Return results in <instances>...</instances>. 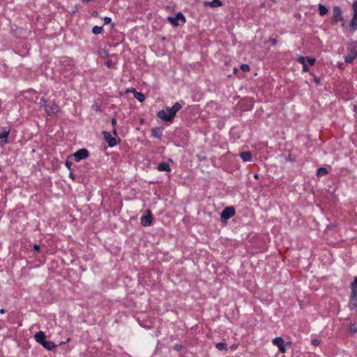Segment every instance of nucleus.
<instances>
[{
    "instance_id": "obj_19",
    "label": "nucleus",
    "mask_w": 357,
    "mask_h": 357,
    "mask_svg": "<svg viewBox=\"0 0 357 357\" xmlns=\"http://www.w3.org/2000/svg\"><path fill=\"white\" fill-rule=\"evenodd\" d=\"M204 6H209L211 7H219L222 6V2L220 0H213V1H206L204 3Z\"/></svg>"
},
{
    "instance_id": "obj_24",
    "label": "nucleus",
    "mask_w": 357,
    "mask_h": 357,
    "mask_svg": "<svg viewBox=\"0 0 357 357\" xmlns=\"http://www.w3.org/2000/svg\"><path fill=\"white\" fill-rule=\"evenodd\" d=\"M319 12L321 16L325 15L328 12V8L323 4H319Z\"/></svg>"
},
{
    "instance_id": "obj_17",
    "label": "nucleus",
    "mask_w": 357,
    "mask_h": 357,
    "mask_svg": "<svg viewBox=\"0 0 357 357\" xmlns=\"http://www.w3.org/2000/svg\"><path fill=\"white\" fill-rule=\"evenodd\" d=\"M35 339H36L37 342L40 344V343H43V340H45L46 339V335H45L44 332L39 331V332L36 333Z\"/></svg>"
},
{
    "instance_id": "obj_53",
    "label": "nucleus",
    "mask_w": 357,
    "mask_h": 357,
    "mask_svg": "<svg viewBox=\"0 0 357 357\" xmlns=\"http://www.w3.org/2000/svg\"><path fill=\"white\" fill-rule=\"evenodd\" d=\"M315 81H316V82H317V83H319V79H318V78H316V79H315Z\"/></svg>"
},
{
    "instance_id": "obj_5",
    "label": "nucleus",
    "mask_w": 357,
    "mask_h": 357,
    "mask_svg": "<svg viewBox=\"0 0 357 357\" xmlns=\"http://www.w3.org/2000/svg\"><path fill=\"white\" fill-rule=\"evenodd\" d=\"M167 20L174 26L182 25L185 22V18L181 12H178L175 17H168Z\"/></svg>"
},
{
    "instance_id": "obj_27",
    "label": "nucleus",
    "mask_w": 357,
    "mask_h": 357,
    "mask_svg": "<svg viewBox=\"0 0 357 357\" xmlns=\"http://www.w3.org/2000/svg\"><path fill=\"white\" fill-rule=\"evenodd\" d=\"M349 330L351 333H355L357 332V324L355 323H349Z\"/></svg>"
},
{
    "instance_id": "obj_39",
    "label": "nucleus",
    "mask_w": 357,
    "mask_h": 357,
    "mask_svg": "<svg viewBox=\"0 0 357 357\" xmlns=\"http://www.w3.org/2000/svg\"><path fill=\"white\" fill-rule=\"evenodd\" d=\"M111 123H112V128H116L117 121H116V119L114 117L112 119Z\"/></svg>"
},
{
    "instance_id": "obj_32",
    "label": "nucleus",
    "mask_w": 357,
    "mask_h": 357,
    "mask_svg": "<svg viewBox=\"0 0 357 357\" xmlns=\"http://www.w3.org/2000/svg\"><path fill=\"white\" fill-rule=\"evenodd\" d=\"M241 70H243V72H249L250 68V66L248 64H242L240 67Z\"/></svg>"
},
{
    "instance_id": "obj_7",
    "label": "nucleus",
    "mask_w": 357,
    "mask_h": 357,
    "mask_svg": "<svg viewBox=\"0 0 357 357\" xmlns=\"http://www.w3.org/2000/svg\"><path fill=\"white\" fill-rule=\"evenodd\" d=\"M75 160L79 162L86 158L89 155V152L86 149H80L73 154Z\"/></svg>"
},
{
    "instance_id": "obj_26",
    "label": "nucleus",
    "mask_w": 357,
    "mask_h": 357,
    "mask_svg": "<svg viewBox=\"0 0 357 357\" xmlns=\"http://www.w3.org/2000/svg\"><path fill=\"white\" fill-rule=\"evenodd\" d=\"M356 56L354 54H348L345 56V62L347 63H351L355 59Z\"/></svg>"
},
{
    "instance_id": "obj_55",
    "label": "nucleus",
    "mask_w": 357,
    "mask_h": 357,
    "mask_svg": "<svg viewBox=\"0 0 357 357\" xmlns=\"http://www.w3.org/2000/svg\"><path fill=\"white\" fill-rule=\"evenodd\" d=\"M52 113L47 112L48 116H50Z\"/></svg>"
},
{
    "instance_id": "obj_16",
    "label": "nucleus",
    "mask_w": 357,
    "mask_h": 357,
    "mask_svg": "<svg viewBox=\"0 0 357 357\" xmlns=\"http://www.w3.org/2000/svg\"><path fill=\"white\" fill-rule=\"evenodd\" d=\"M239 155L244 162H250L252 160V154L249 151L241 152Z\"/></svg>"
},
{
    "instance_id": "obj_18",
    "label": "nucleus",
    "mask_w": 357,
    "mask_h": 357,
    "mask_svg": "<svg viewBox=\"0 0 357 357\" xmlns=\"http://www.w3.org/2000/svg\"><path fill=\"white\" fill-rule=\"evenodd\" d=\"M181 108V104L180 102H176L172 107H167L166 112H178Z\"/></svg>"
},
{
    "instance_id": "obj_28",
    "label": "nucleus",
    "mask_w": 357,
    "mask_h": 357,
    "mask_svg": "<svg viewBox=\"0 0 357 357\" xmlns=\"http://www.w3.org/2000/svg\"><path fill=\"white\" fill-rule=\"evenodd\" d=\"M102 31V26H94L92 28V33L95 35L100 33Z\"/></svg>"
},
{
    "instance_id": "obj_49",
    "label": "nucleus",
    "mask_w": 357,
    "mask_h": 357,
    "mask_svg": "<svg viewBox=\"0 0 357 357\" xmlns=\"http://www.w3.org/2000/svg\"><path fill=\"white\" fill-rule=\"evenodd\" d=\"M254 178H255V179H259V175L258 174H255L254 175Z\"/></svg>"
},
{
    "instance_id": "obj_23",
    "label": "nucleus",
    "mask_w": 357,
    "mask_h": 357,
    "mask_svg": "<svg viewBox=\"0 0 357 357\" xmlns=\"http://www.w3.org/2000/svg\"><path fill=\"white\" fill-rule=\"evenodd\" d=\"M328 174V171L325 167H319L317 171V176H324Z\"/></svg>"
},
{
    "instance_id": "obj_41",
    "label": "nucleus",
    "mask_w": 357,
    "mask_h": 357,
    "mask_svg": "<svg viewBox=\"0 0 357 357\" xmlns=\"http://www.w3.org/2000/svg\"><path fill=\"white\" fill-rule=\"evenodd\" d=\"M112 134L114 136V137H116V139H118V134H117V131H116V128H112Z\"/></svg>"
},
{
    "instance_id": "obj_45",
    "label": "nucleus",
    "mask_w": 357,
    "mask_h": 357,
    "mask_svg": "<svg viewBox=\"0 0 357 357\" xmlns=\"http://www.w3.org/2000/svg\"><path fill=\"white\" fill-rule=\"evenodd\" d=\"M342 23H341V26L342 28H344V29H348V27L346 26V24H345V22L344 20H343V21H340Z\"/></svg>"
},
{
    "instance_id": "obj_51",
    "label": "nucleus",
    "mask_w": 357,
    "mask_h": 357,
    "mask_svg": "<svg viewBox=\"0 0 357 357\" xmlns=\"http://www.w3.org/2000/svg\"><path fill=\"white\" fill-rule=\"evenodd\" d=\"M272 43H273V45H275V44L276 43V40H275V39H273V40H272Z\"/></svg>"
},
{
    "instance_id": "obj_40",
    "label": "nucleus",
    "mask_w": 357,
    "mask_h": 357,
    "mask_svg": "<svg viewBox=\"0 0 357 357\" xmlns=\"http://www.w3.org/2000/svg\"><path fill=\"white\" fill-rule=\"evenodd\" d=\"M278 349H279V351L281 353H285L286 352V348L284 347V344L282 346L279 347Z\"/></svg>"
},
{
    "instance_id": "obj_42",
    "label": "nucleus",
    "mask_w": 357,
    "mask_h": 357,
    "mask_svg": "<svg viewBox=\"0 0 357 357\" xmlns=\"http://www.w3.org/2000/svg\"><path fill=\"white\" fill-rule=\"evenodd\" d=\"M112 64V61H110V60H107V61L106 66H107V68H111Z\"/></svg>"
},
{
    "instance_id": "obj_36",
    "label": "nucleus",
    "mask_w": 357,
    "mask_h": 357,
    "mask_svg": "<svg viewBox=\"0 0 357 357\" xmlns=\"http://www.w3.org/2000/svg\"><path fill=\"white\" fill-rule=\"evenodd\" d=\"M65 165L66 166V167L69 169V170H71V167L73 165V162L69 161L68 160H66V162H65Z\"/></svg>"
},
{
    "instance_id": "obj_11",
    "label": "nucleus",
    "mask_w": 357,
    "mask_h": 357,
    "mask_svg": "<svg viewBox=\"0 0 357 357\" xmlns=\"http://www.w3.org/2000/svg\"><path fill=\"white\" fill-rule=\"evenodd\" d=\"M349 31L351 33H354L357 30V16L354 15H352V17L349 22V26H348Z\"/></svg>"
},
{
    "instance_id": "obj_38",
    "label": "nucleus",
    "mask_w": 357,
    "mask_h": 357,
    "mask_svg": "<svg viewBox=\"0 0 357 357\" xmlns=\"http://www.w3.org/2000/svg\"><path fill=\"white\" fill-rule=\"evenodd\" d=\"M112 22V19L109 17H104V24H108Z\"/></svg>"
},
{
    "instance_id": "obj_47",
    "label": "nucleus",
    "mask_w": 357,
    "mask_h": 357,
    "mask_svg": "<svg viewBox=\"0 0 357 357\" xmlns=\"http://www.w3.org/2000/svg\"><path fill=\"white\" fill-rule=\"evenodd\" d=\"M144 122H145L144 119L142 118V119H139V123L140 124H143Z\"/></svg>"
},
{
    "instance_id": "obj_43",
    "label": "nucleus",
    "mask_w": 357,
    "mask_h": 357,
    "mask_svg": "<svg viewBox=\"0 0 357 357\" xmlns=\"http://www.w3.org/2000/svg\"><path fill=\"white\" fill-rule=\"evenodd\" d=\"M197 157H198L199 160H205L206 159V157L204 155H202V154L197 155Z\"/></svg>"
},
{
    "instance_id": "obj_50",
    "label": "nucleus",
    "mask_w": 357,
    "mask_h": 357,
    "mask_svg": "<svg viewBox=\"0 0 357 357\" xmlns=\"http://www.w3.org/2000/svg\"><path fill=\"white\" fill-rule=\"evenodd\" d=\"M5 312H6V310H5L4 309L1 308V309L0 310V313H1V314H4Z\"/></svg>"
},
{
    "instance_id": "obj_37",
    "label": "nucleus",
    "mask_w": 357,
    "mask_h": 357,
    "mask_svg": "<svg viewBox=\"0 0 357 357\" xmlns=\"http://www.w3.org/2000/svg\"><path fill=\"white\" fill-rule=\"evenodd\" d=\"M33 251L37 252L38 253L40 252V247L38 244L33 245Z\"/></svg>"
},
{
    "instance_id": "obj_33",
    "label": "nucleus",
    "mask_w": 357,
    "mask_h": 357,
    "mask_svg": "<svg viewBox=\"0 0 357 357\" xmlns=\"http://www.w3.org/2000/svg\"><path fill=\"white\" fill-rule=\"evenodd\" d=\"M306 60L312 66L314 65L315 63V61H316L315 58H313V57H305V61Z\"/></svg>"
},
{
    "instance_id": "obj_30",
    "label": "nucleus",
    "mask_w": 357,
    "mask_h": 357,
    "mask_svg": "<svg viewBox=\"0 0 357 357\" xmlns=\"http://www.w3.org/2000/svg\"><path fill=\"white\" fill-rule=\"evenodd\" d=\"M286 160L291 162H296V157L294 156L292 154L289 153L286 157Z\"/></svg>"
},
{
    "instance_id": "obj_25",
    "label": "nucleus",
    "mask_w": 357,
    "mask_h": 357,
    "mask_svg": "<svg viewBox=\"0 0 357 357\" xmlns=\"http://www.w3.org/2000/svg\"><path fill=\"white\" fill-rule=\"evenodd\" d=\"M56 347V345L55 344V343L54 342L47 341L43 347H45L46 349H47L49 351H51Z\"/></svg>"
},
{
    "instance_id": "obj_14",
    "label": "nucleus",
    "mask_w": 357,
    "mask_h": 357,
    "mask_svg": "<svg viewBox=\"0 0 357 357\" xmlns=\"http://www.w3.org/2000/svg\"><path fill=\"white\" fill-rule=\"evenodd\" d=\"M157 169L160 172H169L172 170L169 165L165 162H162L159 163L158 165L157 166Z\"/></svg>"
},
{
    "instance_id": "obj_2",
    "label": "nucleus",
    "mask_w": 357,
    "mask_h": 357,
    "mask_svg": "<svg viewBox=\"0 0 357 357\" xmlns=\"http://www.w3.org/2000/svg\"><path fill=\"white\" fill-rule=\"evenodd\" d=\"M6 120L9 126L1 127V131L0 132V139L3 140L4 142H7L10 132L11 126L19 125L22 123L19 117L13 119L10 116H7Z\"/></svg>"
},
{
    "instance_id": "obj_4",
    "label": "nucleus",
    "mask_w": 357,
    "mask_h": 357,
    "mask_svg": "<svg viewBox=\"0 0 357 357\" xmlns=\"http://www.w3.org/2000/svg\"><path fill=\"white\" fill-rule=\"evenodd\" d=\"M103 139L107 143L109 147L112 148L121 142V139L118 137H114L112 136L111 132L108 131H102V132Z\"/></svg>"
},
{
    "instance_id": "obj_20",
    "label": "nucleus",
    "mask_w": 357,
    "mask_h": 357,
    "mask_svg": "<svg viewBox=\"0 0 357 357\" xmlns=\"http://www.w3.org/2000/svg\"><path fill=\"white\" fill-rule=\"evenodd\" d=\"M132 92L134 93L135 98H137L139 102H143L144 100L145 96L142 93L137 91L135 89L132 90Z\"/></svg>"
},
{
    "instance_id": "obj_48",
    "label": "nucleus",
    "mask_w": 357,
    "mask_h": 357,
    "mask_svg": "<svg viewBox=\"0 0 357 357\" xmlns=\"http://www.w3.org/2000/svg\"><path fill=\"white\" fill-rule=\"evenodd\" d=\"M48 340H47V339H45V340H43V343H40V344H41L43 347H44V345L46 344V342H47Z\"/></svg>"
},
{
    "instance_id": "obj_21",
    "label": "nucleus",
    "mask_w": 357,
    "mask_h": 357,
    "mask_svg": "<svg viewBox=\"0 0 357 357\" xmlns=\"http://www.w3.org/2000/svg\"><path fill=\"white\" fill-rule=\"evenodd\" d=\"M215 347L219 351H225L228 350L227 344L226 342H218L215 344Z\"/></svg>"
},
{
    "instance_id": "obj_35",
    "label": "nucleus",
    "mask_w": 357,
    "mask_h": 357,
    "mask_svg": "<svg viewBox=\"0 0 357 357\" xmlns=\"http://www.w3.org/2000/svg\"><path fill=\"white\" fill-rule=\"evenodd\" d=\"M183 348V346L181 344H175L173 347L174 350V351H179L180 350H181Z\"/></svg>"
},
{
    "instance_id": "obj_54",
    "label": "nucleus",
    "mask_w": 357,
    "mask_h": 357,
    "mask_svg": "<svg viewBox=\"0 0 357 357\" xmlns=\"http://www.w3.org/2000/svg\"><path fill=\"white\" fill-rule=\"evenodd\" d=\"M287 344H289V345H290V344H291V342H287Z\"/></svg>"
},
{
    "instance_id": "obj_10",
    "label": "nucleus",
    "mask_w": 357,
    "mask_h": 357,
    "mask_svg": "<svg viewBox=\"0 0 357 357\" xmlns=\"http://www.w3.org/2000/svg\"><path fill=\"white\" fill-rule=\"evenodd\" d=\"M349 307L350 310H356L357 308V292L354 291L351 293L349 297Z\"/></svg>"
},
{
    "instance_id": "obj_44",
    "label": "nucleus",
    "mask_w": 357,
    "mask_h": 357,
    "mask_svg": "<svg viewBox=\"0 0 357 357\" xmlns=\"http://www.w3.org/2000/svg\"><path fill=\"white\" fill-rule=\"evenodd\" d=\"M69 177L70 178H72L73 180H75V175L72 172H70V174H69Z\"/></svg>"
},
{
    "instance_id": "obj_22",
    "label": "nucleus",
    "mask_w": 357,
    "mask_h": 357,
    "mask_svg": "<svg viewBox=\"0 0 357 357\" xmlns=\"http://www.w3.org/2000/svg\"><path fill=\"white\" fill-rule=\"evenodd\" d=\"M272 342L274 345L279 347L284 344V340H283L282 337H276L273 338V340H272Z\"/></svg>"
},
{
    "instance_id": "obj_15",
    "label": "nucleus",
    "mask_w": 357,
    "mask_h": 357,
    "mask_svg": "<svg viewBox=\"0 0 357 357\" xmlns=\"http://www.w3.org/2000/svg\"><path fill=\"white\" fill-rule=\"evenodd\" d=\"M296 61L303 65L302 70L303 72H309V68L305 63V57L303 56H298L296 58Z\"/></svg>"
},
{
    "instance_id": "obj_13",
    "label": "nucleus",
    "mask_w": 357,
    "mask_h": 357,
    "mask_svg": "<svg viewBox=\"0 0 357 357\" xmlns=\"http://www.w3.org/2000/svg\"><path fill=\"white\" fill-rule=\"evenodd\" d=\"M162 130L163 128L162 127H154L151 129V136L158 138L161 139L162 136Z\"/></svg>"
},
{
    "instance_id": "obj_6",
    "label": "nucleus",
    "mask_w": 357,
    "mask_h": 357,
    "mask_svg": "<svg viewBox=\"0 0 357 357\" xmlns=\"http://www.w3.org/2000/svg\"><path fill=\"white\" fill-rule=\"evenodd\" d=\"M333 18L331 20L332 24H337L340 21H343L342 11L340 6H334L333 8Z\"/></svg>"
},
{
    "instance_id": "obj_46",
    "label": "nucleus",
    "mask_w": 357,
    "mask_h": 357,
    "mask_svg": "<svg viewBox=\"0 0 357 357\" xmlns=\"http://www.w3.org/2000/svg\"><path fill=\"white\" fill-rule=\"evenodd\" d=\"M238 347V344H234L232 346L230 347V348L232 349V350H234L237 348Z\"/></svg>"
},
{
    "instance_id": "obj_12",
    "label": "nucleus",
    "mask_w": 357,
    "mask_h": 357,
    "mask_svg": "<svg viewBox=\"0 0 357 357\" xmlns=\"http://www.w3.org/2000/svg\"><path fill=\"white\" fill-rule=\"evenodd\" d=\"M240 105H247L245 109H243L242 112H247L252 109L253 102L251 99L244 98L240 102Z\"/></svg>"
},
{
    "instance_id": "obj_3",
    "label": "nucleus",
    "mask_w": 357,
    "mask_h": 357,
    "mask_svg": "<svg viewBox=\"0 0 357 357\" xmlns=\"http://www.w3.org/2000/svg\"><path fill=\"white\" fill-rule=\"evenodd\" d=\"M236 211L234 206H227L224 208L220 214V220L222 223H226L229 219L235 215Z\"/></svg>"
},
{
    "instance_id": "obj_31",
    "label": "nucleus",
    "mask_w": 357,
    "mask_h": 357,
    "mask_svg": "<svg viewBox=\"0 0 357 357\" xmlns=\"http://www.w3.org/2000/svg\"><path fill=\"white\" fill-rule=\"evenodd\" d=\"M353 14L357 16V0H355L352 3Z\"/></svg>"
},
{
    "instance_id": "obj_29",
    "label": "nucleus",
    "mask_w": 357,
    "mask_h": 357,
    "mask_svg": "<svg viewBox=\"0 0 357 357\" xmlns=\"http://www.w3.org/2000/svg\"><path fill=\"white\" fill-rule=\"evenodd\" d=\"M351 292H357V276L354 278V281L351 283Z\"/></svg>"
},
{
    "instance_id": "obj_9",
    "label": "nucleus",
    "mask_w": 357,
    "mask_h": 357,
    "mask_svg": "<svg viewBox=\"0 0 357 357\" xmlns=\"http://www.w3.org/2000/svg\"><path fill=\"white\" fill-rule=\"evenodd\" d=\"M176 113H157L158 117H159L160 119L167 121V122H172V120L176 116Z\"/></svg>"
},
{
    "instance_id": "obj_8",
    "label": "nucleus",
    "mask_w": 357,
    "mask_h": 357,
    "mask_svg": "<svg viewBox=\"0 0 357 357\" xmlns=\"http://www.w3.org/2000/svg\"><path fill=\"white\" fill-rule=\"evenodd\" d=\"M153 220V216L150 210L147 211V214L143 215L140 218L141 225L143 227H149L151 225Z\"/></svg>"
},
{
    "instance_id": "obj_1",
    "label": "nucleus",
    "mask_w": 357,
    "mask_h": 357,
    "mask_svg": "<svg viewBox=\"0 0 357 357\" xmlns=\"http://www.w3.org/2000/svg\"><path fill=\"white\" fill-rule=\"evenodd\" d=\"M23 96L25 99L33 103L34 109L44 110V112H57V106L56 105L51 101L47 102V100L44 97L39 98V94L35 90L29 89L24 91Z\"/></svg>"
},
{
    "instance_id": "obj_52",
    "label": "nucleus",
    "mask_w": 357,
    "mask_h": 357,
    "mask_svg": "<svg viewBox=\"0 0 357 357\" xmlns=\"http://www.w3.org/2000/svg\"><path fill=\"white\" fill-rule=\"evenodd\" d=\"M91 0H82L83 2H86V3L89 2Z\"/></svg>"
},
{
    "instance_id": "obj_34",
    "label": "nucleus",
    "mask_w": 357,
    "mask_h": 357,
    "mask_svg": "<svg viewBox=\"0 0 357 357\" xmlns=\"http://www.w3.org/2000/svg\"><path fill=\"white\" fill-rule=\"evenodd\" d=\"M321 343V340H319V339H313L311 340V344L313 345V346H319Z\"/></svg>"
}]
</instances>
